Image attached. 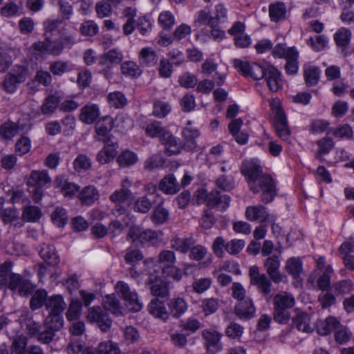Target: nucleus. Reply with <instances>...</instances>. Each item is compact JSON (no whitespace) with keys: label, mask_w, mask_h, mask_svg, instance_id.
<instances>
[{"label":"nucleus","mask_w":354,"mask_h":354,"mask_svg":"<svg viewBox=\"0 0 354 354\" xmlns=\"http://www.w3.org/2000/svg\"><path fill=\"white\" fill-rule=\"evenodd\" d=\"M75 44L72 36L63 34L59 37L53 39L50 36H46L44 41L34 42L31 49L35 55H59L65 48L71 47Z\"/></svg>","instance_id":"obj_1"},{"label":"nucleus","mask_w":354,"mask_h":354,"mask_svg":"<svg viewBox=\"0 0 354 354\" xmlns=\"http://www.w3.org/2000/svg\"><path fill=\"white\" fill-rule=\"evenodd\" d=\"M45 307L48 310V315L46 319L53 321L56 328L63 327L64 319L62 313L66 307L63 297L60 295H54L48 297Z\"/></svg>","instance_id":"obj_2"},{"label":"nucleus","mask_w":354,"mask_h":354,"mask_svg":"<svg viewBox=\"0 0 354 354\" xmlns=\"http://www.w3.org/2000/svg\"><path fill=\"white\" fill-rule=\"evenodd\" d=\"M250 188L255 194L261 191V201L266 203L271 202L277 192L272 178L267 174L261 175L251 183Z\"/></svg>","instance_id":"obj_3"},{"label":"nucleus","mask_w":354,"mask_h":354,"mask_svg":"<svg viewBox=\"0 0 354 354\" xmlns=\"http://www.w3.org/2000/svg\"><path fill=\"white\" fill-rule=\"evenodd\" d=\"M145 133L149 137L160 138V142L164 145L171 147L178 145L177 139L162 126L160 122L154 120L147 124L145 127Z\"/></svg>","instance_id":"obj_4"},{"label":"nucleus","mask_w":354,"mask_h":354,"mask_svg":"<svg viewBox=\"0 0 354 354\" xmlns=\"http://www.w3.org/2000/svg\"><path fill=\"white\" fill-rule=\"evenodd\" d=\"M29 75V69L26 65L15 64L6 74L3 80V88L9 86L15 87L18 84L26 82Z\"/></svg>","instance_id":"obj_5"},{"label":"nucleus","mask_w":354,"mask_h":354,"mask_svg":"<svg viewBox=\"0 0 354 354\" xmlns=\"http://www.w3.org/2000/svg\"><path fill=\"white\" fill-rule=\"evenodd\" d=\"M281 260L279 255H271L263 261V267L267 275L275 284L287 282V277L280 271Z\"/></svg>","instance_id":"obj_6"},{"label":"nucleus","mask_w":354,"mask_h":354,"mask_svg":"<svg viewBox=\"0 0 354 354\" xmlns=\"http://www.w3.org/2000/svg\"><path fill=\"white\" fill-rule=\"evenodd\" d=\"M102 141L104 143V147L97 153L96 159L100 164L104 165L110 162L116 157L119 142L114 136H109Z\"/></svg>","instance_id":"obj_7"},{"label":"nucleus","mask_w":354,"mask_h":354,"mask_svg":"<svg viewBox=\"0 0 354 354\" xmlns=\"http://www.w3.org/2000/svg\"><path fill=\"white\" fill-rule=\"evenodd\" d=\"M86 317L90 322L96 323L102 331L108 330L112 324V320L107 311L100 306L89 308Z\"/></svg>","instance_id":"obj_8"},{"label":"nucleus","mask_w":354,"mask_h":354,"mask_svg":"<svg viewBox=\"0 0 354 354\" xmlns=\"http://www.w3.org/2000/svg\"><path fill=\"white\" fill-rule=\"evenodd\" d=\"M161 232L152 230H142L134 227V243L142 245H156L161 241Z\"/></svg>","instance_id":"obj_9"},{"label":"nucleus","mask_w":354,"mask_h":354,"mask_svg":"<svg viewBox=\"0 0 354 354\" xmlns=\"http://www.w3.org/2000/svg\"><path fill=\"white\" fill-rule=\"evenodd\" d=\"M7 286L14 292H17L21 296H28L34 290V286L31 282L18 274H12Z\"/></svg>","instance_id":"obj_10"},{"label":"nucleus","mask_w":354,"mask_h":354,"mask_svg":"<svg viewBox=\"0 0 354 354\" xmlns=\"http://www.w3.org/2000/svg\"><path fill=\"white\" fill-rule=\"evenodd\" d=\"M7 286L14 292H17L21 296H28L34 290V286L31 282L18 274H12Z\"/></svg>","instance_id":"obj_11"},{"label":"nucleus","mask_w":354,"mask_h":354,"mask_svg":"<svg viewBox=\"0 0 354 354\" xmlns=\"http://www.w3.org/2000/svg\"><path fill=\"white\" fill-rule=\"evenodd\" d=\"M245 217L250 221H259L261 223L276 221V217L269 214L266 208L262 205L248 207L245 209Z\"/></svg>","instance_id":"obj_12"},{"label":"nucleus","mask_w":354,"mask_h":354,"mask_svg":"<svg viewBox=\"0 0 354 354\" xmlns=\"http://www.w3.org/2000/svg\"><path fill=\"white\" fill-rule=\"evenodd\" d=\"M222 335L213 329L204 330L202 333L205 341V346L207 350L212 353H216L222 350L221 338Z\"/></svg>","instance_id":"obj_13"},{"label":"nucleus","mask_w":354,"mask_h":354,"mask_svg":"<svg viewBox=\"0 0 354 354\" xmlns=\"http://www.w3.org/2000/svg\"><path fill=\"white\" fill-rule=\"evenodd\" d=\"M50 183L51 178L47 170H33L31 171L28 179L27 185L29 187L44 188L47 185L50 184Z\"/></svg>","instance_id":"obj_14"},{"label":"nucleus","mask_w":354,"mask_h":354,"mask_svg":"<svg viewBox=\"0 0 354 354\" xmlns=\"http://www.w3.org/2000/svg\"><path fill=\"white\" fill-rule=\"evenodd\" d=\"M194 26L199 28L203 26L214 28L218 26L216 19L212 15L209 8L201 9L194 15Z\"/></svg>","instance_id":"obj_15"},{"label":"nucleus","mask_w":354,"mask_h":354,"mask_svg":"<svg viewBox=\"0 0 354 354\" xmlns=\"http://www.w3.org/2000/svg\"><path fill=\"white\" fill-rule=\"evenodd\" d=\"M242 174L246 177L249 184L256 181L262 174V167L257 161L253 160H246L243 163L241 168Z\"/></svg>","instance_id":"obj_16"},{"label":"nucleus","mask_w":354,"mask_h":354,"mask_svg":"<svg viewBox=\"0 0 354 354\" xmlns=\"http://www.w3.org/2000/svg\"><path fill=\"white\" fill-rule=\"evenodd\" d=\"M333 39L336 46L344 53L351 43L352 32L348 28L341 27L334 34Z\"/></svg>","instance_id":"obj_17"},{"label":"nucleus","mask_w":354,"mask_h":354,"mask_svg":"<svg viewBox=\"0 0 354 354\" xmlns=\"http://www.w3.org/2000/svg\"><path fill=\"white\" fill-rule=\"evenodd\" d=\"M149 313L154 317L163 322H167L169 317V313L167 311L163 301L155 298L148 305Z\"/></svg>","instance_id":"obj_18"},{"label":"nucleus","mask_w":354,"mask_h":354,"mask_svg":"<svg viewBox=\"0 0 354 354\" xmlns=\"http://www.w3.org/2000/svg\"><path fill=\"white\" fill-rule=\"evenodd\" d=\"M286 13V6L283 1H278L268 6V15L272 22L278 23L285 19Z\"/></svg>","instance_id":"obj_19"},{"label":"nucleus","mask_w":354,"mask_h":354,"mask_svg":"<svg viewBox=\"0 0 354 354\" xmlns=\"http://www.w3.org/2000/svg\"><path fill=\"white\" fill-rule=\"evenodd\" d=\"M100 115V109L97 104H88L81 109L80 120L84 123L91 124L96 121Z\"/></svg>","instance_id":"obj_20"},{"label":"nucleus","mask_w":354,"mask_h":354,"mask_svg":"<svg viewBox=\"0 0 354 354\" xmlns=\"http://www.w3.org/2000/svg\"><path fill=\"white\" fill-rule=\"evenodd\" d=\"M183 136L185 147L189 151L194 150L197 147L196 139L199 136V132L196 129L192 127L191 121H188L187 126L184 128Z\"/></svg>","instance_id":"obj_21"},{"label":"nucleus","mask_w":354,"mask_h":354,"mask_svg":"<svg viewBox=\"0 0 354 354\" xmlns=\"http://www.w3.org/2000/svg\"><path fill=\"white\" fill-rule=\"evenodd\" d=\"M103 308L116 316L124 314V308L115 294L107 295L103 298Z\"/></svg>","instance_id":"obj_22"},{"label":"nucleus","mask_w":354,"mask_h":354,"mask_svg":"<svg viewBox=\"0 0 354 354\" xmlns=\"http://www.w3.org/2000/svg\"><path fill=\"white\" fill-rule=\"evenodd\" d=\"M237 316L241 319H250L255 313V307L250 298L239 301L235 307Z\"/></svg>","instance_id":"obj_23"},{"label":"nucleus","mask_w":354,"mask_h":354,"mask_svg":"<svg viewBox=\"0 0 354 354\" xmlns=\"http://www.w3.org/2000/svg\"><path fill=\"white\" fill-rule=\"evenodd\" d=\"M131 182L128 179L122 181L121 189L115 191L110 196V199L114 203H124L131 199Z\"/></svg>","instance_id":"obj_24"},{"label":"nucleus","mask_w":354,"mask_h":354,"mask_svg":"<svg viewBox=\"0 0 354 354\" xmlns=\"http://www.w3.org/2000/svg\"><path fill=\"white\" fill-rule=\"evenodd\" d=\"M44 327L45 329L43 331L39 332L37 337L38 341L43 344H49L51 342L55 337V332L62 328L59 326L56 328L54 322L47 319L44 321Z\"/></svg>","instance_id":"obj_25"},{"label":"nucleus","mask_w":354,"mask_h":354,"mask_svg":"<svg viewBox=\"0 0 354 354\" xmlns=\"http://www.w3.org/2000/svg\"><path fill=\"white\" fill-rule=\"evenodd\" d=\"M167 305L169 309V314L175 318H179L188 308L187 301L182 297L171 299Z\"/></svg>","instance_id":"obj_26"},{"label":"nucleus","mask_w":354,"mask_h":354,"mask_svg":"<svg viewBox=\"0 0 354 354\" xmlns=\"http://www.w3.org/2000/svg\"><path fill=\"white\" fill-rule=\"evenodd\" d=\"M267 82L268 88H282V86L279 85L280 82L282 81L281 73L273 65H270L267 67L266 75L264 77Z\"/></svg>","instance_id":"obj_27"},{"label":"nucleus","mask_w":354,"mask_h":354,"mask_svg":"<svg viewBox=\"0 0 354 354\" xmlns=\"http://www.w3.org/2000/svg\"><path fill=\"white\" fill-rule=\"evenodd\" d=\"M295 303L293 295L286 291L279 292L273 299V305L276 308L288 310L295 306Z\"/></svg>","instance_id":"obj_28"},{"label":"nucleus","mask_w":354,"mask_h":354,"mask_svg":"<svg viewBox=\"0 0 354 354\" xmlns=\"http://www.w3.org/2000/svg\"><path fill=\"white\" fill-rule=\"evenodd\" d=\"M113 127V120L109 116L103 117L102 120L96 123L95 129V132L98 136V140H103L104 138H107L109 133Z\"/></svg>","instance_id":"obj_29"},{"label":"nucleus","mask_w":354,"mask_h":354,"mask_svg":"<svg viewBox=\"0 0 354 354\" xmlns=\"http://www.w3.org/2000/svg\"><path fill=\"white\" fill-rule=\"evenodd\" d=\"M39 255L49 265L55 266L59 262V257L52 245L43 244L39 250Z\"/></svg>","instance_id":"obj_30"},{"label":"nucleus","mask_w":354,"mask_h":354,"mask_svg":"<svg viewBox=\"0 0 354 354\" xmlns=\"http://www.w3.org/2000/svg\"><path fill=\"white\" fill-rule=\"evenodd\" d=\"M169 281L156 280L150 286L151 294L159 299H167L169 296Z\"/></svg>","instance_id":"obj_31"},{"label":"nucleus","mask_w":354,"mask_h":354,"mask_svg":"<svg viewBox=\"0 0 354 354\" xmlns=\"http://www.w3.org/2000/svg\"><path fill=\"white\" fill-rule=\"evenodd\" d=\"M339 325V322L334 317H328L325 320L317 323L316 329L318 334L326 335L331 331H335Z\"/></svg>","instance_id":"obj_32"},{"label":"nucleus","mask_w":354,"mask_h":354,"mask_svg":"<svg viewBox=\"0 0 354 354\" xmlns=\"http://www.w3.org/2000/svg\"><path fill=\"white\" fill-rule=\"evenodd\" d=\"M78 198L82 204L91 205L98 200L99 193L95 186L88 185L79 193Z\"/></svg>","instance_id":"obj_33"},{"label":"nucleus","mask_w":354,"mask_h":354,"mask_svg":"<svg viewBox=\"0 0 354 354\" xmlns=\"http://www.w3.org/2000/svg\"><path fill=\"white\" fill-rule=\"evenodd\" d=\"M55 183L57 187H60L61 192L64 196L71 197L77 193L80 189L79 185L69 182L62 176H57L55 180Z\"/></svg>","instance_id":"obj_34"},{"label":"nucleus","mask_w":354,"mask_h":354,"mask_svg":"<svg viewBox=\"0 0 354 354\" xmlns=\"http://www.w3.org/2000/svg\"><path fill=\"white\" fill-rule=\"evenodd\" d=\"M274 127L277 136L283 140H288L290 131L288 126L286 115L274 118Z\"/></svg>","instance_id":"obj_35"},{"label":"nucleus","mask_w":354,"mask_h":354,"mask_svg":"<svg viewBox=\"0 0 354 354\" xmlns=\"http://www.w3.org/2000/svg\"><path fill=\"white\" fill-rule=\"evenodd\" d=\"M195 244V240L192 237L179 238L174 237L171 241V246L173 249L182 253H187Z\"/></svg>","instance_id":"obj_36"},{"label":"nucleus","mask_w":354,"mask_h":354,"mask_svg":"<svg viewBox=\"0 0 354 354\" xmlns=\"http://www.w3.org/2000/svg\"><path fill=\"white\" fill-rule=\"evenodd\" d=\"M272 281L267 275L261 276V278L252 282L250 284L255 286L257 291L263 297L270 295L272 292Z\"/></svg>","instance_id":"obj_37"},{"label":"nucleus","mask_w":354,"mask_h":354,"mask_svg":"<svg viewBox=\"0 0 354 354\" xmlns=\"http://www.w3.org/2000/svg\"><path fill=\"white\" fill-rule=\"evenodd\" d=\"M310 322L309 315L304 313H298L293 319V324L297 328L308 333L313 332L314 329V326L311 325Z\"/></svg>","instance_id":"obj_38"},{"label":"nucleus","mask_w":354,"mask_h":354,"mask_svg":"<svg viewBox=\"0 0 354 354\" xmlns=\"http://www.w3.org/2000/svg\"><path fill=\"white\" fill-rule=\"evenodd\" d=\"M285 270L295 279L300 277L303 272L302 263L299 258H289L285 265Z\"/></svg>","instance_id":"obj_39"},{"label":"nucleus","mask_w":354,"mask_h":354,"mask_svg":"<svg viewBox=\"0 0 354 354\" xmlns=\"http://www.w3.org/2000/svg\"><path fill=\"white\" fill-rule=\"evenodd\" d=\"M159 188L166 194H173L179 190L180 186L173 175H168L161 180L159 184Z\"/></svg>","instance_id":"obj_40"},{"label":"nucleus","mask_w":354,"mask_h":354,"mask_svg":"<svg viewBox=\"0 0 354 354\" xmlns=\"http://www.w3.org/2000/svg\"><path fill=\"white\" fill-rule=\"evenodd\" d=\"M293 50H290V57L286 59V63L284 66L285 73L288 75L295 76L299 71V51L297 50L292 53Z\"/></svg>","instance_id":"obj_41"},{"label":"nucleus","mask_w":354,"mask_h":354,"mask_svg":"<svg viewBox=\"0 0 354 354\" xmlns=\"http://www.w3.org/2000/svg\"><path fill=\"white\" fill-rule=\"evenodd\" d=\"M48 292L44 289L36 290L30 301V307L32 310H37L46 305Z\"/></svg>","instance_id":"obj_42"},{"label":"nucleus","mask_w":354,"mask_h":354,"mask_svg":"<svg viewBox=\"0 0 354 354\" xmlns=\"http://www.w3.org/2000/svg\"><path fill=\"white\" fill-rule=\"evenodd\" d=\"M115 289L116 292L120 295L122 299L127 303V305L129 306V310H133L132 292L129 286L123 281H118L115 284Z\"/></svg>","instance_id":"obj_43"},{"label":"nucleus","mask_w":354,"mask_h":354,"mask_svg":"<svg viewBox=\"0 0 354 354\" xmlns=\"http://www.w3.org/2000/svg\"><path fill=\"white\" fill-rule=\"evenodd\" d=\"M176 261V254L173 251L165 250L160 252L158 256V263L162 270L167 267L175 264Z\"/></svg>","instance_id":"obj_44"},{"label":"nucleus","mask_w":354,"mask_h":354,"mask_svg":"<svg viewBox=\"0 0 354 354\" xmlns=\"http://www.w3.org/2000/svg\"><path fill=\"white\" fill-rule=\"evenodd\" d=\"M321 71L317 66H310L304 69V77L308 86L316 85L319 80Z\"/></svg>","instance_id":"obj_45"},{"label":"nucleus","mask_w":354,"mask_h":354,"mask_svg":"<svg viewBox=\"0 0 354 354\" xmlns=\"http://www.w3.org/2000/svg\"><path fill=\"white\" fill-rule=\"evenodd\" d=\"M169 218V213L162 205H158L153 209L151 216V221L155 225H162L166 223Z\"/></svg>","instance_id":"obj_46"},{"label":"nucleus","mask_w":354,"mask_h":354,"mask_svg":"<svg viewBox=\"0 0 354 354\" xmlns=\"http://www.w3.org/2000/svg\"><path fill=\"white\" fill-rule=\"evenodd\" d=\"M41 215V211L38 207L28 205L24 208L21 216L27 222L35 223L40 219Z\"/></svg>","instance_id":"obj_47"},{"label":"nucleus","mask_w":354,"mask_h":354,"mask_svg":"<svg viewBox=\"0 0 354 354\" xmlns=\"http://www.w3.org/2000/svg\"><path fill=\"white\" fill-rule=\"evenodd\" d=\"M178 82L184 88H196L198 78L194 73L184 72L179 75Z\"/></svg>","instance_id":"obj_48"},{"label":"nucleus","mask_w":354,"mask_h":354,"mask_svg":"<svg viewBox=\"0 0 354 354\" xmlns=\"http://www.w3.org/2000/svg\"><path fill=\"white\" fill-rule=\"evenodd\" d=\"M140 59L142 64L152 66L157 63L158 57L156 53L151 48H144L140 53Z\"/></svg>","instance_id":"obj_49"},{"label":"nucleus","mask_w":354,"mask_h":354,"mask_svg":"<svg viewBox=\"0 0 354 354\" xmlns=\"http://www.w3.org/2000/svg\"><path fill=\"white\" fill-rule=\"evenodd\" d=\"M108 102L109 106L115 109L122 108L127 103L124 95L119 91L110 93L108 95Z\"/></svg>","instance_id":"obj_50"},{"label":"nucleus","mask_w":354,"mask_h":354,"mask_svg":"<svg viewBox=\"0 0 354 354\" xmlns=\"http://www.w3.org/2000/svg\"><path fill=\"white\" fill-rule=\"evenodd\" d=\"M82 308V304L80 300L72 299L66 314V318L69 321L77 320L81 315Z\"/></svg>","instance_id":"obj_51"},{"label":"nucleus","mask_w":354,"mask_h":354,"mask_svg":"<svg viewBox=\"0 0 354 354\" xmlns=\"http://www.w3.org/2000/svg\"><path fill=\"white\" fill-rule=\"evenodd\" d=\"M12 262L10 260L6 261L0 265V288L7 286L9 280H10L11 269Z\"/></svg>","instance_id":"obj_52"},{"label":"nucleus","mask_w":354,"mask_h":354,"mask_svg":"<svg viewBox=\"0 0 354 354\" xmlns=\"http://www.w3.org/2000/svg\"><path fill=\"white\" fill-rule=\"evenodd\" d=\"M291 50H293L292 53L297 50V48L295 46L286 48L284 44L279 43L272 48V55L275 59L284 58L286 59L290 57Z\"/></svg>","instance_id":"obj_53"},{"label":"nucleus","mask_w":354,"mask_h":354,"mask_svg":"<svg viewBox=\"0 0 354 354\" xmlns=\"http://www.w3.org/2000/svg\"><path fill=\"white\" fill-rule=\"evenodd\" d=\"M332 273V267L330 266H326L324 272L317 281V286L319 290L323 291L328 290L330 286V275Z\"/></svg>","instance_id":"obj_54"},{"label":"nucleus","mask_w":354,"mask_h":354,"mask_svg":"<svg viewBox=\"0 0 354 354\" xmlns=\"http://www.w3.org/2000/svg\"><path fill=\"white\" fill-rule=\"evenodd\" d=\"M19 126L12 122H8L0 126V134L5 139H11L19 132Z\"/></svg>","instance_id":"obj_55"},{"label":"nucleus","mask_w":354,"mask_h":354,"mask_svg":"<svg viewBox=\"0 0 354 354\" xmlns=\"http://www.w3.org/2000/svg\"><path fill=\"white\" fill-rule=\"evenodd\" d=\"M49 69L54 75L62 76L65 73L70 71L71 67L68 62L58 60L52 62Z\"/></svg>","instance_id":"obj_56"},{"label":"nucleus","mask_w":354,"mask_h":354,"mask_svg":"<svg viewBox=\"0 0 354 354\" xmlns=\"http://www.w3.org/2000/svg\"><path fill=\"white\" fill-rule=\"evenodd\" d=\"M136 27L142 35H148L152 28L151 17L149 15L139 17L136 21Z\"/></svg>","instance_id":"obj_57"},{"label":"nucleus","mask_w":354,"mask_h":354,"mask_svg":"<svg viewBox=\"0 0 354 354\" xmlns=\"http://www.w3.org/2000/svg\"><path fill=\"white\" fill-rule=\"evenodd\" d=\"M233 66L236 71L245 77H249L251 75L252 64L248 61H243L239 58L233 59Z\"/></svg>","instance_id":"obj_58"},{"label":"nucleus","mask_w":354,"mask_h":354,"mask_svg":"<svg viewBox=\"0 0 354 354\" xmlns=\"http://www.w3.org/2000/svg\"><path fill=\"white\" fill-rule=\"evenodd\" d=\"M51 218L55 225L63 227L68 221L66 211L62 207H57L52 213Z\"/></svg>","instance_id":"obj_59"},{"label":"nucleus","mask_w":354,"mask_h":354,"mask_svg":"<svg viewBox=\"0 0 354 354\" xmlns=\"http://www.w3.org/2000/svg\"><path fill=\"white\" fill-rule=\"evenodd\" d=\"M97 354H120V350L116 344L106 341L99 344Z\"/></svg>","instance_id":"obj_60"},{"label":"nucleus","mask_w":354,"mask_h":354,"mask_svg":"<svg viewBox=\"0 0 354 354\" xmlns=\"http://www.w3.org/2000/svg\"><path fill=\"white\" fill-rule=\"evenodd\" d=\"M80 30L84 36H95L99 32V27L93 20H86L81 24Z\"/></svg>","instance_id":"obj_61"},{"label":"nucleus","mask_w":354,"mask_h":354,"mask_svg":"<svg viewBox=\"0 0 354 354\" xmlns=\"http://www.w3.org/2000/svg\"><path fill=\"white\" fill-rule=\"evenodd\" d=\"M245 244V243L243 239H232L226 243L225 251L231 255H236L243 249Z\"/></svg>","instance_id":"obj_62"},{"label":"nucleus","mask_w":354,"mask_h":354,"mask_svg":"<svg viewBox=\"0 0 354 354\" xmlns=\"http://www.w3.org/2000/svg\"><path fill=\"white\" fill-rule=\"evenodd\" d=\"M328 42V39L325 35H319L316 36L315 39L313 37H310L308 44L315 51L319 52L326 47Z\"/></svg>","instance_id":"obj_63"},{"label":"nucleus","mask_w":354,"mask_h":354,"mask_svg":"<svg viewBox=\"0 0 354 354\" xmlns=\"http://www.w3.org/2000/svg\"><path fill=\"white\" fill-rule=\"evenodd\" d=\"M335 292L339 295L349 294L354 290V286L349 279L342 280L333 284Z\"/></svg>","instance_id":"obj_64"}]
</instances>
